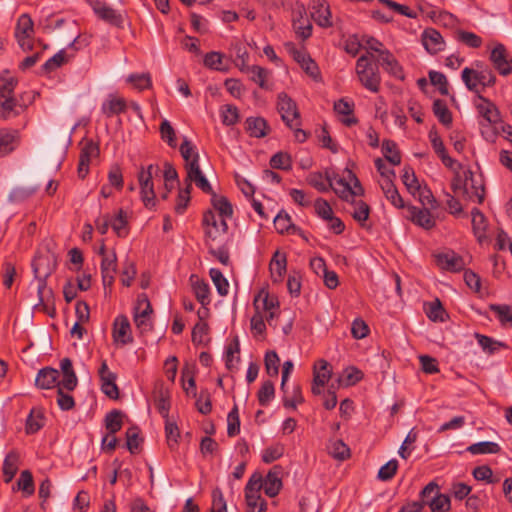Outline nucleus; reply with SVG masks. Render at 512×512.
I'll return each mask as SVG.
<instances>
[{
    "label": "nucleus",
    "mask_w": 512,
    "mask_h": 512,
    "mask_svg": "<svg viewBox=\"0 0 512 512\" xmlns=\"http://www.w3.org/2000/svg\"><path fill=\"white\" fill-rule=\"evenodd\" d=\"M158 170V166L149 165L146 170L142 169L139 173L141 199L147 208L156 206V194L152 179L154 175H157Z\"/></svg>",
    "instance_id": "0eeeda50"
},
{
    "label": "nucleus",
    "mask_w": 512,
    "mask_h": 512,
    "mask_svg": "<svg viewBox=\"0 0 512 512\" xmlns=\"http://www.w3.org/2000/svg\"><path fill=\"white\" fill-rule=\"evenodd\" d=\"M265 369L268 375L277 376L279 372L280 359L275 351H268L265 354Z\"/></svg>",
    "instance_id": "680f3d73"
},
{
    "label": "nucleus",
    "mask_w": 512,
    "mask_h": 512,
    "mask_svg": "<svg viewBox=\"0 0 512 512\" xmlns=\"http://www.w3.org/2000/svg\"><path fill=\"white\" fill-rule=\"evenodd\" d=\"M29 296L35 295L37 300L32 301L35 310L42 311L54 317V293L53 290L47 286L46 280H33L29 285Z\"/></svg>",
    "instance_id": "20e7f679"
},
{
    "label": "nucleus",
    "mask_w": 512,
    "mask_h": 512,
    "mask_svg": "<svg viewBox=\"0 0 512 512\" xmlns=\"http://www.w3.org/2000/svg\"><path fill=\"white\" fill-rule=\"evenodd\" d=\"M475 74H476L475 69L466 67L462 71L461 78H462V81L464 82L466 88L469 91L476 93V96L478 97V94H481V91L478 89V86H481V85H480V82H478L476 80Z\"/></svg>",
    "instance_id": "de8ad7c7"
},
{
    "label": "nucleus",
    "mask_w": 512,
    "mask_h": 512,
    "mask_svg": "<svg viewBox=\"0 0 512 512\" xmlns=\"http://www.w3.org/2000/svg\"><path fill=\"white\" fill-rule=\"evenodd\" d=\"M221 116L224 125H234L239 119L238 109L234 105H224L221 111Z\"/></svg>",
    "instance_id": "69168bd1"
},
{
    "label": "nucleus",
    "mask_w": 512,
    "mask_h": 512,
    "mask_svg": "<svg viewBox=\"0 0 512 512\" xmlns=\"http://www.w3.org/2000/svg\"><path fill=\"white\" fill-rule=\"evenodd\" d=\"M275 388L273 382L265 381L258 391V401L261 406H267L274 398Z\"/></svg>",
    "instance_id": "864d4df0"
},
{
    "label": "nucleus",
    "mask_w": 512,
    "mask_h": 512,
    "mask_svg": "<svg viewBox=\"0 0 512 512\" xmlns=\"http://www.w3.org/2000/svg\"><path fill=\"white\" fill-rule=\"evenodd\" d=\"M193 290L197 300L202 304L206 305L210 302L209 294L210 289L207 283L203 281H196L193 284Z\"/></svg>",
    "instance_id": "338daca9"
},
{
    "label": "nucleus",
    "mask_w": 512,
    "mask_h": 512,
    "mask_svg": "<svg viewBox=\"0 0 512 512\" xmlns=\"http://www.w3.org/2000/svg\"><path fill=\"white\" fill-rule=\"evenodd\" d=\"M113 339L122 345L132 342L130 322L125 315L116 317L113 324Z\"/></svg>",
    "instance_id": "4be33fe9"
},
{
    "label": "nucleus",
    "mask_w": 512,
    "mask_h": 512,
    "mask_svg": "<svg viewBox=\"0 0 512 512\" xmlns=\"http://www.w3.org/2000/svg\"><path fill=\"white\" fill-rule=\"evenodd\" d=\"M437 265L444 270L450 272H459L465 268L464 259L450 250L447 252L439 253L435 256Z\"/></svg>",
    "instance_id": "6ab92c4d"
},
{
    "label": "nucleus",
    "mask_w": 512,
    "mask_h": 512,
    "mask_svg": "<svg viewBox=\"0 0 512 512\" xmlns=\"http://www.w3.org/2000/svg\"><path fill=\"white\" fill-rule=\"evenodd\" d=\"M211 512H227V504L220 488L212 491Z\"/></svg>",
    "instance_id": "774afa93"
},
{
    "label": "nucleus",
    "mask_w": 512,
    "mask_h": 512,
    "mask_svg": "<svg viewBox=\"0 0 512 512\" xmlns=\"http://www.w3.org/2000/svg\"><path fill=\"white\" fill-rule=\"evenodd\" d=\"M332 376L330 364L324 360H318L313 367V379L317 384H326Z\"/></svg>",
    "instance_id": "c9c22d12"
},
{
    "label": "nucleus",
    "mask_w": 512,
    "mask_h": 512,
    "mask_svg": "<svg viewBox=\"0 0 512 512\" xmlns=\"http://www.w3.org/2000/svg\"><path fill=\"white\" fill-rule=\"evenodd\" d=\"M59 371L51 367H45L39 370L35 384L40 389H52L58 387Z\"/></svg>",
    "instance_id": "bb28decb"
},
{
    "label": "nucleus",
    "mask_w": 512,
    "mask_h": 512,
    "mask_svg": "<svg viewBox=\"0 0 512 512\" xmlns=\"http://www.w3.org/2000/svg\"><path fill=\"white\" fill-rule=\"evenodd\" d=\"M307 182L319 192H327L330 189V181L327 180V176L324 178L320 172L311 173L307 177Z\"/></svg>",
    "instance_id": "4d7b16f0"
},
{
    "label": "nucleus",
    "mask_w": 512,
    "mask_h": 512,
    "mask_svg": "<svg viewBox=\"0 0 512 512\" xmlns=\"http://www.w3.org/2000/svg\"><path fill=\"white\" fill-rule=\"evenodd\" d=\"M108 433L102 438L101 448H115L117 438L115 433L122 427V413L119 410L109 412L105 417Z\"/></svg>",
    "instance_id": "f8f14e48"
},
{
    "label": "nucleus",
    "mask_w": 512,
    "mask_h": 512,
    "mask_svg": "<svg viewBox=\"0 0 512 512\" xmlns=\"http://www.w3.org/2000/svg\"><path fill=\"white\" fill-rule=\"evenodd\" d=\"M202 225L204 227L206 243L215 241L221 233H226L228 229L225 219H221L220 223H218L216 215L212 210L204 212Z\"/></svg>",
    "instance_id": "9b49d317"
},
{
    "label": "nucleus",
    "mask_w": 512,
    "mask_h": 512,
    "mask_svg": "<svg viewBox=\"0 0 512 512\" xmlns=\"http://www.w3.org/2000/svg\"><path fill=\"white\" fill-rule=\"evenodd\" d=\"M397 469L398 461L396 459H391L386 464L381 466L378 471V478L382 481H389L394 477Z\"/></svg>",
    "instance_id": "0e129e2a"
},
{
    "label": "nucleus",
    "mask_w": 512,
    "mask_h": 512,
    "mask_svg": "<svg viewBox=\"0 0 512 512\" xmlns=\"http://www.w3.org/2000/svg\"><path fill=\"white\" fill-rule=\"evenodd\" d=\"M410 214L412 221L425 229H430L435 225V220L428 208L411 207Z\"/></svg>",
    "instance_id": "f704fd0d"
},
{
    "label": "nucleus",
    "mask_w": 512,
    "mask_h": 512,
    "mask_svg": "<svg viewBox=\"0 0 512 512\" xmlns=\"http://www.w3.org/2000/svg\"><path fill=\"white\" fill-rule=\"evenodd\" d=\"M375 61H377L379 65H381L382 68L393 77L397 79L404 78L401 65L389 50H385L381 55L375 57Z\"/></svg>",
    "instance_id": "5701e85b"
},
{
    "label": "nucleus",
    "mask_w": 512,
    "mask_h": 512,
    "mask_svg": "<svg viewBox=\"0 0 512 512\" xmlns=\"http://www.w3.org/2000/svg\"><path fill=\"white\" fill-rule=\"evenodd\" d=\"M327 180L330 181V189L345 201L353 200L355 196H362L364 194V188L359 179L349 169H345L342 177L338 175L330 176L327 173Z\"/></svg>",
    "instance_id": "f03ea898"
},
{
    "label": "nucleus",
    "mask_w": 512,
    "mask_h": 512,
    "mask_svg": "<svg viewBox=\"0 0 512 512\" xmlns=\"http://www.w3.org/2000/svg\"><path fill=\"white\" fill-rule=\"evenodd\" d=\"M68 59L69 57L66 55L65 50H60L44 63L42 69L45 72H51L66 63Z\"/></svg>",
    "instance_id": "bf43d9fd"
},
{
    "label": "nucleus",
    "mask_w": 512,
    "mask_h": 512,
    "mask_svg": "<svg viewBox=\"0 0 512 512\" xmlns=\"http://www.w3.org/2000/svg\"><path fill=\"white\" fill-rule=\"evenodd\" d=\"M20 454L17 450H11L5 457L2 466V473L5 483H9L19 470Z\"/></svg>",
    "instance_id": "cd10ccee"
},
{
    "label": "nucleus",
    "mask_w": 512,
    "mask_h": 512,
    "mask_svg": "<svg viewBox=\"0 0 512 512\" xmlns=\"http://www.w3.org/2000/svg\"><path fill=\"white\" fill-rule=\"evenodd\" d=\"M223 54L220 52L212 51L205 55L204 65L210 69L222 71L225 70L223 67Z\"/></svg>",
    "instance_id": "e2e57ef3"
},
{
    "label": "nucleus",
    "mask_w": 512,
    "mask_h": 512,
    "mask_svg": "<svg viewBox=\"0 0 512 512\" xmlns=\"http://www.w3.org/2000/svg\"><path fill=\"white\" fill-rule=\"evenodd\" d=\"M382 152L385 159L392 165H399L401 163V155L394 141L384 140L382 143Z\"/></svg>",
    "instance_id": "79ce46f5"
},
{
    "label": "nucleus",
    "mask_w": 512,
    "mask_h": 512,
    "mask_svg": "<svg viewBox=\"0 0 512 512\" xmlns=\"http://www.w3.org/2000/svg\"><path fill=\"white\" fill-rule=\"evenodd\" d=\"M192 185L191 184H185L184 188H180L178 192V196L176 199V204L174 207V210L177 214H183L190 202V193H191Z\"/></svg>",
    "instance_id": "49530a36"
},
{
    "label": "nucleus",
    "mask_w": 512,
    "mask_h": 512,
    "mask_svg": "<svg viewBox=\"0 0 512 512\" xmlns=\"http://www.w3.org/2000/svg\"><path fill=\"white\" fill-rule=\"evenodd\" d=\"M270 166L274 169L290 170L292 159L288 153L278 152L270 159Z\"/></svg>",
    "instance_id": "603ef678"
},
{
    "label": "nucleus",
    "mask_w": 512,
    "mask_h": 512,
    "mask_svg": "<svg viewBox=\"0 0 512 512\" xmlns=\"http://www.w3.org/2000/svg\"><path fill=\"white\" fill-rule=\"evenodd\" d=\"M93 10L96 13V15L104 20L105 22L116 26L121 27L123 24V17L122 15L113 9L112 7L108 6L106 3L101 1H96L93 4Z\"/></svg>",
    "instance_id": "412c9836"
},
{
    "label": "nucleus",
    "mask_w": 512,
    "mask_h": 512,
    "mask_svg": "<svg viewBox=\"0 0 512 512\" xmlns=\"http://www.w3.org/2000/svg\"><path fill=\"white\" fill-rule=\"evenodd\" d=\"M126 108V101L123 98L109 95L108 99L103 102L101 110L106 117H112L125 112Z\"/></svg>",
    "instance_id": "473e14b6"
},
{
    "label": "nucleus",
    "mask_w": 512,
    "mask_h": 512,
    "mask_svg": "<svg viewBox=\"0 0 512 512\" xmlns=\"http://www.w3.org/2000/svg\"><path fill=\"white\" fill-rule=\"evenodd\" d=\"M426 314L427 317L434 322L444 321L445 310L442 307V304L439 301V299H436L427 304Z\"/></svg>",
    "instance_id": "6e6d98bb"
},
{
    "label": "nucleus",
    "mask_w": 512,
    "mask_h": 512,
    "mask_svg": "<svg viewBox=\"0 0 512 512\" xmlns=\"http://www.w3.org/2000/svg\"><path fill=\"white\" fill-rule=\"evenodd\" d=\"M310 14L312 19L321 27L328 28L333 25L330 7L326 0H311Z\"/></svg>",
    "instance_id": "2eb2a0df"
},
{
    "label": "nucleus",
    "mask_w": 512,
    "mask_h": 512,
    "mask_svg": "<svg viewBox=\"0 0 512 512\" xmlns=\"http://www.w3.org/2000/svg\"><path fill=\"white\" fill-rule=\"evenodd\" d=\"M455 39L467 47L475 49L483 44V40L479 35L465 30H457L455 32Z\"/></svg>",
    "instance_id": "ea45409f"
},
{
    "label": "nucleus",
    "mask_w": 512,
    "mask_h": 512,
    "mask_svg": "<svg viewBox=\"0 0 512 512\" xmlns=\"http://www.w3.org/2000/svg\"><path fill=\"white\" fill-rule=\"evenodd\" d=\"M60 368L63 377L58 385L65 388L67 391H73L77 387L78 378L73 369L72 361L69 358H63L60 362Z\"/></svg>",
    "instance_id": "a878e982"
},
{
    "label": "nucleus",
    "mask_w": 512,
    "mask_h": 512,
    "mask_svg": "<svg viewBox=\"0 0 512 512\" xmlns=\"http://www.w3.org/2000/svg\"><path fill=\"white\" fill-rule=\"evenodd\" d=\"M241 71L248 74L251 81L255 82L262 89H269L267 80L271 75V72L258 65L241 67Z\"/></svg>",
    "instance_id": "c756f323"
},
{
    "label": "nucleus",
    "mask_w": 512,
    "mask_h": 512,
    "mask_svg": "<svg viewBox=\"0 0 512 512\" xmlns=\"http://www.w3.org/2000/svg\"><path fill=\"white\" fill-rule=\"evenodd\" d=\"M127 225V216L122 209L114 217H111V228L119 237H125L128 234Z\"/></svg>",
    "instance_id": "a18cd8bd"
},
{
    "label": "nucleus",
    "mask_w": 512,
    "mask_h": 512,
    "mask_svg": "<svg viewBox=\"0 0 512 512\" xmlns=\"http://www.w3.org/2000/svg\"><path fill=\"white\" fill-rule=\"evenodd\" d=\"M55 265V261L50 256H37L32 263L35 280H47L54 271Z\"/></svg>",
    "instance_id": "b1692460"
},
{
    "label": "nucleus",
    "mask_w": 512,
    "mask_h": 512,
    "mask_svg": "<svg viewBox=\"0 0 512 512\" xmlns=\"http://www.w3.org/2000/svg\"><path fill=\"white\" fill-rule=\"evenodd\" d=\"M421 42L425 50L435 55L445 49V41L439 31L434 28H427L421 35Z\"/></svg>",
    "instance_id": "a211bd4d"
},
{
    "label": "nucleus",
    "mask_w": 512,
    "mask_h": 512,
    "mask_svg": "<svg viewBox=\"0 0 512 512\" xmlns=\"http://www.w3.org/2000/svg\"><path fill=\"white\" fill-rule=\"evenodd\" d=\"M363 378V373L356 367H348L343 371V374L338 378L339 386L349 387L355 385Z\"/></svg>",
    "instance_id": "a19ab883"
},
{
    "label": "nucleus",
    "mask_w": 512,
    "mask_h": 512,
    "mask_svg": "<svg viewBox=\"0 0 512 512\" xmlns=\"http://www.w3.org/2000/svg\"><path fill=\"white\" fill-rule=\"evenodd\" d=\"M432 110L439 122L444 126H450L452 124V113L444 100H434Z\"/></svg>",
    "instance_id": "58836bf2"
},
{
    "label": "nucleus",
    "mask_w": 512,
    "mask_h": 512,
    "mask_svg": "<svg viewBox=\"0 0 512 512\" xmlns=\"http://www.w3.org/2000/svg\"><path fill=\"white\" fill-rule=\"evenodd\" d=\"M402 181L410 193L415 194L416 190H420V184L412 167H404Z\"/></svg>",
    "instance_id": "09e8293b"
},
{
    "label": "nucleus",
    "mask_w": 512,
    "mask_h": 512,
    "mask_svg": "<svg viewBox=\"0 0 512 512\" xmlns=\"http://www.w3.org/2000/svg\"><path fill=\"white\" fill-rule=\"evenodd\" d=\"M19 144V132L12 129H0V157L13 152Z\"/></svg>",
    "instance_id": "393cba45"
},
{
    "label": "nucleus",
    "mask_w": 512,
    "mask_h": 512,
    "mask_svg": "<svg viewBox=\"0 0 512 512\" xmlns=\"http://www.w3.org/2000/svg\"><path fill=\"white\" fill-rule=\"evenodd\" d=\"M43 414L40 410L32 409L27 421L26 431L27 433H35L43 426Z\"/></svg>",
    "instance_id": "5fc2aeb1"
},
{
    "label": "nucleus",
    "mask_w": 512,
    "mask_h": 512,
    "mask_svg": "<svg viewBox=\"0 0 512 512\" xmlns=\"http://www.w3.org/2000/svg\"><path fill=\"white\" fill-rule=\"evenodd\" d=\"M99 155V146L92 140H87L80 152L78 163V176L84 179L89 172V164L92 158Z\"/></svg>",
    "instance_id": "dca6fc26"
},
{
    "label": "nucleus",
    "mask_w": 512,
    "mask_h": 512,
    "mask_svg": "<svg viewBox=\"0 0 512 512\" xmlns=\"http://www.w3.org/2000/svg\"><path fill=\"white\" fill-rule=\"evenodd\" d=\"M261 475L253 474L245 486L247 512H266L267 502L261 496Z\"/></svg>",
    "instance_id": "39448f33"
},
{
    "label": "nucleus",
    "mask_w": 512,
    "mask_h": 512,
    "mask_svg": "<svg viewBox=\"0 0 512 512\" xmlns=\"http://www.w3.org/2000/svg\"><path fill=\"white\" fill-rule=\"evenodd\" d=\"M15 38L23 51L32 50L34 22L30 15L22 14L19 16L15 27Z\"/></svg>",
    "instance_id": "1a4fd4ad"
},
{
    "label": "nucleus",
    "mask_w": 512,
    "mask_h": 512,
    "mask_svg": "<svg viewBox=\"0 0 512 512\" xmlns=\"http://www.w3.org/2000/svg\"><path fill=\"white\" fill-rule=\"evenodd\" d=\"M187 168V177L185 179V184H191L194 182L198 188H200L204 193L212 195V193H215L207 180V178L204 176L200 169L199 165V155L196 153L193 157V159L190 161L188 165H186Z\"/></svg>",
    "instance_id": "9d476101"
},
{
    "label": "nucleus",
    "mask_w": 512,
    "mask_h": 512,
    "mask_svg": "<svg viewBox=\"0 0 512 512\" xmlns=\"http://www.w3.org/2000/svg\"><path fill=\"white\" fill-rule=\"evenodd\" d=\"M127 82L132 84V86L139 91L147 89L151 86V78L147 73L131 74L127 78Z\"/></svg>",
    "instance_id": "052dcab7"
},
{
    "label": "nucleus",
    "mask_w": 512,
    "mask_h": 512,
    "mask_svg": "<svg viewBox=\"0 0 512 512\" xmlns=\"http://www.w3.org/2000/svg\"><path fill=\"white\" fill-rule=\"evenodd\" d=\"M375 55L366 52L356 62V73L361 84L371 92L377 93L380 90L381 76L379 67L374 64Z\"/></svg>",
    "instance_id": "7ed1b4c3"
},
{
    "label": "nucleus",
    "mask_w": 512,
    "mask_h": 512,
    "mask_svg": "<svg viewBox=\"0 0 512 512\" xmlns=\"http://www.w3.org/2000/svg\"><path fill=\"white\" fill-rule=\"evenodd\" d=\"M99 377L102 392L111 399H117L119 397V389L116 384L117 376L114 372L109 370L105 360L101 363Z\"/></svg>",
    "instance_id": "4468645a"
},
{
    "label": "nucleus",
    "mask_w": 512,
    "mask_h": 512,
    "mask_svg": "<svg viewBox=\"0 0 512 512\" xmlns=\"http://www.w3.org/2000/svg\"><path fill=\"white\" fill-rule=\"evenodd\" d=\"M471 216L473 233L478 238V240L481 241V239L485 237L487 229V219L478 208H473L471 210Z\"/></svg>",
    "instance_id": "e433bc0d"
},
{
    "label": "nucleus",
    "mask_w": 512,
    "mask_h": 512,
    "mask_svg": "<svg viewBox=\"0 0 512 512\" xmlns=\"http://www.w3.org/2000/svg\"><path fill=\"white\" fill-rule=\"evenodd\" d=\"M246 131L251 137L262 138L268 134L269 126L262 117H249L245 122Z\"/></svg>",
    "instance_id": "2f4dec72"
},
{
    "label": "nucleus",
    "mask_w": 512,
    "mask_h": 512,
    "mask_svg": "<svg viewBox=\"0 0 512 512\" xmlns=\"http://www.w3.org/2000/svg\"><path fill=\"white\" fill-rule=\"evenodd\" d=\"M303 402L304 398L302 396L301 387L299 385H295L293 387L290 395L287 390L286 393H284L283 405L285 408L295 409L297 404H301Z\"/></svg>",
    "instance_id": "8fccbe9b"
},
{
    "label": "nucleus",
    "mask_w": 512,
    "mask_h": 512,
    "mask_svg": "<svg viewBox=\"0 0 512 512\" xmlns=\"http://www.w3.org/2000/svg\"><path fill=\"white\" fill-rule=\"evenodd\" d=\"M211 196L212 206L218 211L221 219L232 217L233 208L229 200L224 196H218L216 193H212Z\"/></svg>",
    "instance_id": "4c0bfd02"
},
{
    "label": "nucleus",
    "mask_w": 512,
    "mask_h": 512,
    "mask_svg": "<svg viewBox=\"0 0 512 512\" xmlns=\"http://www.w3.org/2000/svg\"><path fill=\"white\" fill-rule=\"evenodd\" d=\"M478 102L475 107L478 113L489 123L496 124L500 121V112L496 105L482 94H478Z\"/></svg>",
    "instance_id": "aec40b11"
},
{
    "label": "nucleus",
    "mask_w": 512,
    "mask_h": 512,
    "mask_svg": "<svg viewBox=\"0 0 512 512\" xmlns=\"http://www.w3.org/2000/svg\"><path fill=\"white\" fill-rule=\"evenodd\" d=\"M153 309L146 294L138 295L133 308V320L141 333L151 331Z\"/></svg>",
    "instance_id": "423d86ee"
},
{
    "label": "nucleus",
    "mask_w": 512,
    "mask_h": 512,
    "mask_svg": "<svg viewBox=\"0 0 512 512\" xmlns=\"http://www.w3.org/2000/svg\"><path fill=\"white\" fill-rule=\"evenodd\" d=\"M429 79L432 85L437 86L438 90L441 95H448L449 89H448V81L446 76L438 71H430L429 72Z\"/></svg>",
    "instance_id": "13d9d810"
},
{
    "label": "nucleus",
    "mask_w": 512,
    "mask_h": 512,
    "mask_svg": "<svg viewBox=\"0 0 512 512\" xmlns=\"http://www.w3.org/2000/svg\"><path fill=\"white\" fill-rule=\"evenodd\" d=\"M431 512H447L450 510L451 501L449 496L438 492L428 501Z\"/></svg>",
    "instance_id": "37998d69"
},
{
    "label": "nucleus",
    "mask_w": 512,
    "mask_h": 512,
    "mask_svg": "<svg viewBox=\"0 0 512 512\" xmlns=\"http://www.w3.org/2000/svg\"><path fill=\"white\" fill-rule=\"evenodd\" d=\"M116 261L117 258L114 252L102 258L101 273L104 286H111L114 282V275L117 267Z\"/></svg>",
    "instance_id": "7c9ffc66"
},
{
    "label": "nucleus",
    "mask_w": 512,
    "mask_h": 512,
    "mask_svg": "<svg viewBox=\"0 0 512 512\" xmlns=\"http://www.w3.org/2000/svg\"><path fill=\"white\" fill-rule=\"evenodd\" d=\"M490 60L495 69L503 76L512 72V59H509L506 48L503 44H497L491 51Z\"/></svg>",
    "instance_id": "f3484780"
},
{
    "label": "nucleus",
    "mask_w": 512,
    "mask_h": 512,
    "mask_svg": "<svg viewBox=\"0 0 512 512\" xmlns=\"http://www.w3.org/2000/svg\"><path fill=\"white\" fill-rule=\"evenodd\" d=\"M452 190L471 202L482 204L485 200V184L481 176L475 177L471 170L464 171V179L456 175L452 181Z\"/></svg>",
    "instance_id": "f257e3e1"
},
{
    "label": "nucleus",
    "mask_w": 512,
    "mask_h": 512,
    "mask_svg": "<svg viewBox=\"0 0 512 512\" xmlns=\"http://www.w3.org/2000/svg\"><path fill=\"white\" fill-rule=\"evenodd\" d=\"M287 259L284 253L276 251L270 261V273L274 283L282 281L284 274L286 273Z\"/></svg>",
    "instance_id": "c85d7f7f"
},
{
    "label": "nucleus",
    "mask_w": 512,
    "mask_h": 512,
    "mask_svg": "<svg viewBox=\"0 0 512 512\" xmlns=\"http://www.w3.org/2000/svg\"><path fill=\"white\" fill-rule=\"evenodd\" d=\"M334 110L336 113L347 116L342 119V123L348 127L357 124L358 120L353 116L354 104L345 99H340L334 103Z\"/></svg>",
    "instance_id": "72a5a7b5"
},
{
    "label": "nucleus",
    "mask_w": 512,
    "mask_h": 512,
    "mask_svg": "<svg viewBox=\"0 0 512 512\" xmlns=\"http://www.w3.org/2000/svg\"><path fill=\"white\" fill-rule=\"evenodd\" d=\"M277 109L282 120L289 128L300 126V113L297 104L287 93L281 92L278 94Z\"/></svg>",
    "instance_id": "6e6552de"
},
{
    "label": "nucleus",
    "mask_w": 512,
    "mask_h": 512,
    "mask_svg": "<svg viewBox=\"0 0 512 512\" xmlns=\"http://www.w3.org/2000/svg\"><path fill=\"white\" fill-rule=\"evenodd\" d=\"M281 475L282 467L279 465H274L268 471L265 478L261 477L262 489H264V492L268 497H276L282 489L283 484Z\"/></svg>",
    "instance_id": "ddd939ff"
},
{
    "label": "nucleus",
    "mask_w": 512,
    "mask_h": 512,
    "mask_svg": "<svg viewBox=\"0 0 512 512\" xmlns=\"http://www.w3.org/2000/svg\"><path fill=\"white\" fill-rule=\"evenodd\" d=\"M209 274L218 293L221 296L227 295L229 284L227 279L223 276L222 272L219 269L212 268L210 269Z\"/></svg>",
    "instance_id": "3c124183"
},
{
    "label": "nucleus",
    "mask_w": 512,
    "mask_h": 512,
    "mask_svg": "<svg viewBox=\"0 0 512 512\" xmlns=\"http://www.w3.org/2000/svg\"><path fill=\"white\" fill-rule=\"evenodd\" d=\"M17 488L21 490L26 496H31L35 492V485L33 475L29 470H23L17 481Z\"/></svg>",
    "instance_id": "c03bdc74"
}]
</instances>
